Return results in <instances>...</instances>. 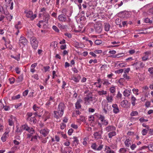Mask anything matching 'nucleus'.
<instances>
[{
	"label": "nucleus",
	"mask_w": 153,
	"mask_h": 153,
	"mask_svg": "<svg viewBox=\"0 0 153 153\" xmlns=\"http://www.w3.org/2000/svg\"><path fill=\"white\" fill-rule=\"evenodd\" d=\"M43 14L44 16L43 18L45 20V22L48 23L50 16L49 14L45 12L43 13Z\"/></svg>",
	"instance_id": "nucleus-22"
},
{
	"label": "nucleus",
	"mask_w": 153,
	"mask_h": 153,
	"mask_svg": "<svg viewBox=\"0 0 153 153\" xmlns=\"http://www.w3.org/2000/svg\"><path fill=\"white\" fill-rule=\"evenodd\" d=\"M115 95V94H114L112 95L109 96L108 95L106 97V99L108 102H111L113 99V98L114 96Z\"/></svg>",
	"instance_id": "nucleus-25"
},
{
	"label": "nucleus",
	"mask_w": 153,
	"mask_h": 153,
	"mask_svg": "<svg viewBox=\"0 0 153 153\" xmlns=\"http://www.w3.org/2000/svg\"><path fill=\"white\" fill-rule=\"evenodd\" d=\"M65 107L64 103H60L58 106L57 111H54V117L57 119L59 118V117H61L63 114Z\"/></svg>",
	"instance_id": "nucleus-1"
},
{
	"label": "nucleus",
	"mask_w": 153,
	"mask_h": 153,
	"mask_svg": "<svg viewBox=\"0 0 153 153\" xmlns=\"http://www.w3.org/2000/svg\"><path fill=\"white\" fill-rule=\"evenodd\" d=\"M102 42V41L99 39L97 40L95 42V43L97 45H98L101 44Z\"/></svg>",
	"instance_id": "nucleus-55"
},
{
	"label": "nucleus",
	"mask_w": 153,
	"mask_h": 153,
	"mask_svg": "<svg viewBox=\"0 0 153 153\" xmlns=\"http://www.w3.org/2000/svg\"><path fill=\"white\" fill-rule=\"evenodd\" d=\"M23 131V130L21 126V127L20 128H18L16 130V131L19 133L21 134V132Z\"/></svg>",
	"instance_id": "nucleus-58"
},
{
	"label": "nucleus",
	"mask_w": 153,
	"mask_h": 153,
	"mask_svg": "<svg viewBox=\"0 0 153 153\" xmlns=\"http://www.w3.org/2000/svg\"><path fill=\"white\" fill-rule=\"evenodd\" d=\"M81 101L82 100L81 99H78L77 100V102L75 103L76 109H79L81 108V105L80 104Z\"/></svg>",
	"instance_id": "nucleus-19"
},
{
	"label": "nucleus",
	"mask_w": 153,
	"mask_h": 153,
	"mask_svg": "<svg viewBox=\"0 0 153 153\" xmlns=\"http://www.w3.org/2000/svg\"><path fill=\"white\" fill-rule=\"evenodd\" d=\"M99 119L101 121L102 124L105 126L108 125V120H106L105 119V117L104 116L101 115H100Z\"/></svg>",
	"instance_id": "nucleus-8"
},
{
	"label": "nucleus",
	"mask_w": 153,
	"mask_h": 153,
	"mask_svg": "<svg viewBox=\"0 0 153 153\" xmlns=\"http://www.w3.org/2000/svg\"><path fill=\"white\" fill-rule=\"evenodd\" d=\"M8 3L7 4L8 6H10V10L13 9V2L12 0H9L7 2Z\"/></svg>",
	"instance_id": "nucleus-29"
},
{
	"label": "nucleus",
	"mask_w": 153,
	"mask_h": 153,
	"mask_svg": "<svg viewBox=\"0 0 153 153\" xmlns=\"http://www.w3.org/2000/svg\"><path fill=\"white\" fill-rule=\"evenodd\" d=\"M148 71L151 74H153V67H151L148 69Z\"/></svg>",
	"instance_id": "nucleus-63"
},
{
	"label": "nucleus",
	"mask_w": 153,
	"mask_h": 153,
	"mask_svg": "<svg viewBox=\"0 0 153 153\" xmlns=\"http://www.w3.org/2000/svg\"><path fill=\"white\" fill-rule=\"evenodd\" d=\"M128 102L126 100H123L121 102V105L123 108H127L128 107Z\"/></svg>",
	"instance_id": "nucleus-18"
},
{
	"label": "nucleus",
	"mask_w": 153,
	"mask_h": 153,
	"mask_svg": "<svg viewBox=\"0 0 153 153\" xmlns=\"http://www.w3.org/2000/svg\"><path fill=\"white\" fill-rule=\"evenodd\" d=\"M11 57L15 59L17 61H19L20 59V54H19L17 56H14L13 55L11 56Z\"/></svg>",
	"instance_id": "nucleus-54"
},
{
	"label": "nucleus",
	"mask_w": 153,
	"mask_h": 153,
	"mask_svg": "<svg viewBox=\"0 0 153 153\" xmlns=\"http://www.w3.org/2000/svg\"><path fill=\"white\" fill-rule=\"evenodd\" d=\"M58 19L60 22H62L68 23L70 22L71 20L68 15L64 13L59 15L58 17Z\"/></svg>",
	"instance_id": "nucleus-2"
},
{
	"label": "nucleus",
	"mask_w": 153,
	"mask_h": 153,
	"mask_svg": "<svg viewBox=\"0 0 153 153\" xmlns=\"http://www.w3.org/2000/svg\"><path fill=\"white\" fill-rule=\"evenodd\" d=\"M27 40L26 39L22 36H21L19 40V43L23 45H25L27 44Z\"/></svg>",
	"instance_id": "nucleus-10"
},
{
	"label": "nucleus",
	"mask_w": 153,
	"mask_h": 153,
	"mask_svg": "<svg viewBox=\"0 0 153 153\" xmlns=\"http://www.w3.org/2000/svg\"><path fill=\"white\" fill-rule=\"evenodd\" d=\"M139 120L140 122L142 123L144 122H147L148 121V120L147 119H144L143 117H141L140 119Z\"/></svg>",
	"instance_id": "nucleus-59"
},
{
	"label": "nucleus",
	"mask_w": 153,
	"mask_h": 153,
	"mask_svg": "<svg viewBox=\"0 0 153 153\" xmlns=\"http://www.w3.org/2000/svg\"><path fill=\"white\" fill-rule=\"evenodd\" d=\"M102 131H101L99 132H94V138L96 139H100L101 138V134L102 133Z\"/></svg>",
	"instance_id": "nucleus-14"
},
{
	"label": "nucleus",
	"mask_w": 153,
	"mask_h": 153,
	"mask_svg": "<svg viewBox=\"0 0 153 153\" xmlns=\"http://www.w3.org/2000/svg\"><path fill=\"white\" fill-rule=\"evenodd\" d=\"M138 114V112L137 111H132L130 114V115L131 116H134L137 115Z\"/></svg>",
	"instance_id": "nucleus-50"
},
{
	"label": "nucleus",
	"mask_w": 153,
	"mask_h": 153,
	"mask_svg": "<svg viewBox=\"0 0 153 153\" xmlns=\"http://www.w3.org/2000/svg\"><path fill=\"white\" fill-rule=\"evenodd\" d=\"M106 151L107 153H115L114 151L111 149L110 147L108 146H106L105 148Z\"/></svg>",
	"instance_id": "nucleus-30"
},
{
	"label": "nucleus",
	"mask_w": 153,
	"mask_h": 153,
	"mask_svg": "<svg viewBox=\"0 0 153 153\" xmlns=\"http://www.w3.org/2000/svg\"><path fill=\"white\" fill-rule=\"evenodd\" d=\"M116 132L115 131H112L108 134V137L109 138H111L113 136L116 135Z\"/></svg>",
	"instance_id": "nucleus-32"
},
{
	"label": "nucleus",
	"mask_w": 153,
	"mask_h": 153,
	"mask_svg": "<svg viewBox=\"0 0 153 153\" xmlns=\"http://www.w3.org/2000/svg\"><path fill=\"white\" fill-rule=\"evenodd\" d=\"M74 140L73 141V143H75V146H76V145L78 144L79 140L77 139V137H74Z\"/></svg>",
	"instance_id": "nucleus-52"
},
{
	"label": "nucleus",
	"mask_w": 153,
	"mask_h": 153,
	"mask_svg": "<svg viewBox=\"0 0 153 153\" xmlns=\"http://www.w3.org/2000/svg\"><path fill=\"white\" fill-rule=\"evenodd\" d=\"M57 26L60 29H64L65 27V25H62L60 23H58Z\"/></svg>",
	"instance_id": "nucleus-38"
},
{
	"label": "nucleus",
	"mask_w": 153,
	"mask_h": 153,
	"mask_svg": "<svg viewBox=\"0 0 153 153\" xmlns=\"http://www.w3.org/2000/svg\"><path fill=\"white\" fill-rule=\"evenodd\" d=\"M121 19H117L116 20L115 23L117 25H119V27H122V25L121 24L120 22Z\"/></svg>",
	"instance_id": "nucleus-36"
},
{
	"label": "nucleus",
	"mask_w": 153,
	"mask_h": 153,
	"mask_svg": "<svg viewBox=\"0 0 153 153\" xmlns=\"http://www.w3.org/2000/svg\"><path fill=\"white\" fill-rule=\"evenodd\" d=\"M144 22L146 23H152V20H150L148 18H146L144 19Z\"/></svg>",
	"instance_id": "nucleus-53"
},
{
	"label": "nucleus",
	"mask_w": 153,
	"mask_h": 153,
	"mask_svg": "<svg viewBox=\"0 0 153 153\" xmlns=\"http://www.w3.org/2000/svg\"><path fill=\"white\" fill-rule=\"evenodd\" d=\"M93 98L92 93L89 92L84 98V100L85 102V103L86 104H88L91 102H92L93 101Z\"/></svg>",
	"instance_id": "nucleus-6"
},
{
	"label": "nucleus",
	"mask_w": 153,
	"mask_h": 153,
	"mask_svg": "<svg viewBox=\"0 0 153 153\" xmlns=\"http://www.w3.org/2000/svg\"><path fill=\"white\" fill-rule=\"evenodd\" d=\"M16 121V118L11 115L10 116V119L8 120V124L10 126H12L14 125V122Z\"/></svg>",
	"instance_id": "nucleus-12"
},
{
	"label": "nucleus",
	"mask_w": 153,
	"mask_h": 153,
	"mask_svg": "<svg viewBox=\"0 0 153 153\" xmlns=\"http://www.w3.org/2000/svg\"><path fill=\"white\" fill-rule=\"evenodd\" d=\"M30 42L32 47L34 50H36L38 46V42L36 39L34 37H32L30 39Z\"/></svg>",
	"instance_id": "nucleus-5"
},
{
	"label": "nucleus",
	"mask_w": 153,
	"mask_h": 153,
	"mask_svg": "<svg viewBox=\"0 0 153 153\" xmlns=\"http://www.w3.org/2000/svg\"><path fill=\"white\" fill-rule=\"evenodd\" d=\"M30 133V134L32 135L35 133V131L32 128H30V130L28 131Z\"/></svg>",
	"instance_id": "nucleus-40"
},
{
	"label": "nucleus",
	"mask_w": 153,
	"mask_h": 153,
	"mask_svg": "<svg viewBox=\"0 0 153 153\" xmlns=\"http://www.w3.org/2000/svg\"><path fill=\"white\" fill-rule=\"evenodd\" d=\"M145 65L141 61L137 62L133 64V65L135 66L136 67V70L138 69L140 67L141 68H143Z\"/></svg>",
	"instance_id": "nucleus-9"
},
{
	"label": "nucleus",
	"mask_w": 153,
	"mask_h": 153,
	"mask_svg": "<svg viewBox=\"0 0 153 153\" xmlns=\"http://www.w3.org/2000/svg\"><path fill=\"white\" fill-rule=\"evenodd\" d=\"M110 91L111 93L113 94H114V93L115 92V88L114 87H112L110 88Z\"/></svg>",
	"instance_id": "nucleus-47"
},
{
	"label": "nucleus",
	"mask_w": 153,
	"mask_h": 153,
	"mask_svg": "<svg viewBox=\"0 0 153 153\" xmlns=\"http://www.w3.org/2000/svg\"><path fill=\"white\" fill-rule=\"evenodd\" d=\"M15 80V79L13 77H12L9 79V80L10 82V84H13L14 83Z\"/></svg>",
	"instance_id": "nucleus-48"
},
{
	"label": "nucleus",
	"mask_w": 153,
	"mask_h": 153,
	"mask_svg": "<svg viewBox=\"0 0 153 153\" xmlns=\"http://www.w3.org/2000/svg\"><path fill=\"white\" fill-rule=\"evenodd\" d=\"M120 153H125L127 152V150L125 148H121L119 151Z\"/></svg>",
	"instance_id": "nucleus-43"
},
{
	"label": "nucleus",
	"mask_w": 153,
	"mask_h": 153,
	"mask_svg": "<svg viewBox=\"0 0 153 153\" xmlns=\"http://www.w3.org/2000/svg\"><path fill=\"white\" fill-rule=\"evenodd\" d=\"M124 55V54L123 53H119L118 54L115 55L113 56H111V57L114 58L117 57L118 58H120L121 57H122Z\"/></svg>",
	"instance_id": "nucleus-35"
},
{
	"label": "nucleus",
	"mask_w": 153,
	"mask_h": 153,
	"mask_svg": "<svg viewBox=\"0 0 153 153\" xmlns=\"http://www.w3.org/2000/svg\"><path fill=\"white\" fill-rule=\"evenodd\" d=\"M97 146V145H96V143H94L92 144L91 147L94 150H96Z\"/></svg>",
	"instance_id": "nucleus-45"
},
{
	"label": "nucleus",
	"mask_w": 153,
	"mask_h": 153,
	"mask_svg": "<svg viewBox=\"0 0 153 153\" xmlns=\"http://www.w3.org/2000/svg\"><path fill=\"white\" fill-rule=\"evenodd\" d=\"M132 91L133 92V93L136 95H137L139 94V93H138L139 91V90H138V89H136L135 88H134L132 90Z\"/></svg>",
	"instance_id": "nucleus-44"
},
{
	"label": "nucleus",
	"mask_w": 153,
	"mask_h": 153,
	"mask_svg": "<svg viewBox=\"0 0 153 153\" xmlns=\"http://www.w3.org/2000/svg\"><path fill=\"white\" fill-rule=\"evenodd\" d=\"M4 14L6 15V18H7V19L9 21H10L12 19V16L10 14H8L7 12H6L5 13V12H4Z\"/></svg>",
	"instance_id": "nucleus-28"
},
{
	"label": "nucleus",
	"mask_w": 153,
	"mask_h": 153,
	"mask_svg": "<svg viewBox=\"0 0 153 153\" xmlns=\"http://www.w3.org/2000/svg\"><path fill=\"white\" fill-rule=\"evenodd\" d=\"M105 130L108 132L111 131H114L116 130V128L113 126L112 125H109L108 126L105 128Z\"/></svg>",
	"instance_id": "nucleus-16"
},
{
	"label": "nucleus",
	"mask_w": 153,
	"mask_h": 153,
	"mask_svg": "<svg viewBox=\"0 0 153 153\" xmlns=\"http://www.w3.org/2000/svg\"><path fill=\"white\" fill-rule=\"evenodd\" d=\"M94 28L96 33H100L102 30V25L100 22H97L94 25Z\"/></svg>",
	"instance_id": "nucleus-4"
},
{
	"label": "nucleus",
	"mask_w": 153,
	"mask_h": 153,
	"mask_svg": "<svg viewBox=\"0 0 153 153\" xmlns=\"http://www.w3.org/2000/svg\"><path fill=\"white\" fill-rule=\"evenodd\" d=\"M42 112H44V114L42 116V117L45 118V121H46L47 119H48L50 118V113L48 111H47L45 110H43Z\"/></svg>",
	"instance_id": "nucleus-15"
},
{
	"label": "nucleus",
	"mask_w": 153,
	"mask_h": 153,
	"mask_svg": "<svg viewBox=\"0 0 153 153\" xmlns=\"http://www.w3.org/2000/svg\"><path fill=\"white\" fill-rule=\"evenodd\" d=\"M8 132H5L3 134L2 136L1 137V140L4 142L6 141V139L8 137Z\"/></svg>",
	"instance_id": "nucleus-21"
},
{
	"label": "nucleus",
	"mask_w": 153,
	"mask_h": 153,
	"mask_svg": "<svg viewBox=\"0 0 153 153\" xmlns=\"http://www.w3.org/2000/svg\"><path fill=\"white\" fill-rule=\"evenodd\" d=\"M136 100L135 97H134L133 95H132L131 98V104L133 106H134L135 104V101Z\"/></svg>",
	"instance_id": "nucleus-33"
},
{
	"label": "nucleus",
	"mask_w": 153,
	"mask_h": 153,
	"mask_svg": "<svg viewBox=\"0 0 153 153\" xmlns=\"http://www.w3.org/2000/svg\"><path fill=\"white\" fill-rule=\"evenodd\" d=\"M49 130L47 128H45L41 129L40 131V133L44 137H46L49 132Z\"/></svg>",
	"instance_id": "nucleus-11"
},
{
	"label": "nucleus",
	"mask_w": 153,
	"mask_h": 153,
	"mask_svg": "<svg viewBox=\"0 0 153 153\" xmlns=\"http://www.w3.org/2000/svg\"><path fill=\"white\" fill-rule=\"evenodd\" d=\"M149 134L150 135H152L153 134V129L149 128L148 129Z\"/></svg>",
	"instance_id": "nucleus-62"
},
{
	"label": "nucleus",
	"mask_w": 153,
	"mask_h": 153,
	"mask_svg": "<svg viewBox=\"0 0 153 153\" xmlns=\"http://www.w3.org/2000/svg\"><path fill=\"white\" fill-rule=\"evenodd\" d=\"M149 14H153V7L150 8L148 11Z\"/></svg>",
	"instance_id": "nucleus-64"
},
{
	"label": "nucleus",
	"mask_w": 153,
	"mask_h": 153,
	"mask_svg": "<svg viewBox=\"0 0 153 153\" xmlns=\"http://www.w3.org/2000/svg\"><path fill=\"white\" fill-rule=\"evenodd\" d=\"M98 93L100 95H102L103 94H107V91H105L103 90L102 91H98Z\"/></svg>",
	"instance_id": "nucleus-39"
},
{
	"label": "nucleus",
	"mask_w": 153,
	"mask_h": 153,
	"mask_svg": "<svg viewBox=\"0 0 153 153\" xmlns=\"http://www.w3.org/2000/svg\"><path fill=\"white\" fill-rule=\"evenodd\" d=\"M66 127V125L63 123H62L60 124V128L61 129H63L65 128Z\"/></svg>",
	"instance_id": "nucleus-61"
},
{
	"label": "nucleus",
	"mask_w": 153,
	"mask_h": 153,
	"mask_svg": "<svg viewBox=\"0 0 153 153\" xmlns=\"http://www.w3.org/2000/svg\"><path fill=\"white\" fill-rule=\"evenodd\" d=\"M131 90L130 89H126L124 91L123 94L124 96L128 97L130 95Z\"/></svg>",
	"instance_id": "nucleus-20"
},
{
	"label": "nucleus",
	"mask_w": 153,
	"mask_h": 153,
	"mask_svg": "<svg viewBox=\"0 0 153 153\" xmlns=\"http://www.w3.org/2000/svg\"><path fill=\"white\" fill-rule=\"evenodd\" d=\"M52 28L55 31L57 32H59V31L57 27L55 25L53 26Z\"/></svg>",
	"instance_id": "nucleus-56"
},
{
	"label": "nucleus",
	"mask_w": 153,
	"mask_h": 153,
	"mask_svg": "<svg viewBox=\"0 0 153 153\" xmlns=\"http://www.w3.org/2000/svg\"><path fill=\"white\" fill-rule=\"evenodd\" d=\"M103 85L106 86H108L109 85H110L111 83L109 82L108 80V79H105L104 80L103 82Z\"/></svg>",
	"instance_id": "nucleus-41"
},
{
	"label": "nucleus",
	"mask_w": 153,
	"mask_h": 153,
	"mask_svg": "<svg viewBox=\"0 0 153 153\" xmlns=\"http://www.w3.org/2000/svg\"><path fill=\"white\" fill-rule=\"evenodd\" d=\"M71 80H73L74 82H78L79 81V80L76 77H72Z\"/></svg>",
	"instance_id": "nucleus-60"
},
{
	"label": "nucleus",
	"mask_w": 153,
	"mask_h": 153,
	"mask_svg": "<svg viewBox=\"0 0 153 153\" xmlns=\"http://www.w3.org/2000/svg\"><path fill=\"white\" fill-rule=\"evenodd\" d=\"M131 140L129 139H126L125 141V144L126 146L128 147L131 144Z\"/></svg>",
	"instance_id": "nucleus-31"
},
{
	"label": "nucleus",
	"mask_w": 153,
	"mask_h": 153,
	"mask_svg": "<svg viewBox=\"0 0 153 153\" xmlns=\"http://www.w3.org/2000/svg\"><path fill=\"white\" fill-rule=\"evenodd\" d=\"M22 129L23 130H25L28 131L30 130V127H29L27 124H25L21 126Z\"/></svg>",
	"instance_id": "nucleus-26"
},
{
	"label": "nucleus",
	"mask_w": 153,
	"mask_h": 153,
	"mask_svg": "<svg viewBox=\"0 0 153 153\" xmlns=\"http://www.w3.org/2000/svg\"><path fill=\"white\" fill-rule=\"evenodd\" d=\"M148 131V129H143L142 131V134L143 135H146Z\"/></svg>",
	"instance_id": "nucleus-49"
},
{
	"label": "nucleus",
	"mask_w": 153,
	"mask_h": 153,
	"mask_svg": "<svg viewBox=\"0 0 153 153\" xmlns=\"http://www.w3.org/2000/svg\"><path fill=\"white\" fill-rule=\"evenodd\" d=\"M148 148L149 151L151 152H153V144H149L148 145Z\"/></svg>",
	"instance_id": "nucleus-46"
},
{
	"label": "nucleus",
	"mask_w": 153,
	"mask_h": 153,
	"mask_svg": "<svg viewBox=\"0 0 153 153\" xmlns=\"http://www.w3.org/2000/svg\"><path fill=\"white\" fill-rule=\"evenodd\" d=\"M38 136L36 135H34L32 136L31 138V141H36L37 140Z\"/></svg>",
	"instance_id": "nucleus-42"
},
{
	"label": "nucleus",
	"mask_w": 153,
	"mask_h": 153,
	"mask_svg": "<svg viewBox=\"0 0 153 153\" xmlns=\"http://www.w3.org/2000/svg\"><path fill=\"white\" fill-rule=\"evenodd\" d=\"M102 108L104 112L106 114L108 112L111 108V106L108 104V102L106 100H103L102 103Z\"/></svg>",
	"instance_id": "nucleus-3"
},
{
	"label": "nucleus",
	"mask_w": 153,
	"mask_h": 153,
	"mask_svg": "<svg viewBox=\"0 0 153 153\" xmlns=\"http://www.w3.org/2000/svg\"><path fill=\"white\" fill-rule=\"evenodd\" d=\"M4 108V110L6 111H7L8 110L9 107L8 106H5L4 105L2 104V102H0V109L1 108Z\"/></svg>",
	"instance_id": "nucleus-27"
},
{
	"label": "nucleus",
	"mask_w": 153,
	"mask_h": 153,
	"mask_svg": "<svg viewBox=\"0 0 153 153\" xmlns=\"http://www.w3.org/2000/svg\"><path fill=\"white\" fill-rule=\"evenodd\" d=\"M110 25L109 23H106L105 24V30L106 31H108L110 29Z\"/></svg>",
	"instance_id": "nucleus-34"
},
{
	"label": "nucleus",
	"mask_w": 153,
	"mask_h": 153,
	"mask_svg": "<svg viewBox=\"0 0 153 153\" xmlns=\"http://www.w3.org/2000/svg\"><path fill=\"white\" fill-rule=\"evenodd\" d=\"M26 13V16L27 17L30 18L32 20H33L36 17V14L33 15V13L32 11L29 10L27 11H25Z\"/></svg>",
	"instance_id": "nucleus-7"
},
{
	"label": "nucleus",
	"mask_w": 153,
	"mask_h": 153,
	"mask_svg": "<svg viewBox=\"0 0 153 153\" xmlns=\"http://www.w3.org/2000/svg\"><path fill=\"white\" fill-rule=\"evenodd\" d=\"M23 79V74H21L20 76H19L18 78L17 82H20L22 81Z\"/></svg>",
	"instance_id": "nucleus-37"
},
{
	"label": "nucleus",
	"mask_w": 153,
	"mask_h": 153,
	"mask_svg": "<svg viewBox=\"0 0 153 153\" xmlns=\"http://www.w3.org/2000/svg\"><path fill=\"white\" fill-rule=\"evenodd\" d=\"M27 121H29L31 122H33V123L34 124L36 123L37 121L35 117H30V118H27Z\"/></svg>",
	"instance_id": "nucleus-23"
},
{
	"label": "nucleus",
	"mask_w": 153,
	"mask_h": 153,
	"mask_svg": "<svg viewBox=\"0 0 153 153\" xmlns=\"http://www.w3.org/2000/svg\"><path fill=\"white\" fill-rule=\"evenodd\" d=\"M71 149V147H66L64 149L61 148V151L62 153H73Z\"/></svg>",
	"instance_id": "nucleus-13"
},
{
	"label": "nucleus",
	"mask_w": 153,
	"mask_h": 153,
	"mask_svg": "<svg viewBox=\"0 0 153 153\" xmlns=\"http://www.w3.org/2000/svg\"><path fill=\"white\" fill-rule=\"evenodd\" d=\"M33 108L34 111H36L39 108V107L37 106L36 105L34 104L33 106Z\"/></svg>",
	"instance_id": "nucleus-51"
},
{
	"label": "nucleus",
	"mask_w": 153,
	"mask_h": 153,
	"mask_svg": "<svg viewBox=\"0 0 153 153\" xmlns=\"http://www.w3.org/2000/svg\"><path fill=\"white\" fill-rule=\"evenodd\" d=\"M112 107L113 108V111L114 113L117 114L119 112L120 110L117 104H113Z\"/></svg>",
	"instance_id": "nucleus-17"
},
{
	"label": "nucleus",
	"mask_w": 153,
	"mask_h": 153,
	"mask_svg": "<svg viewBox=\"0 0 153 153\" xmlns=\"http://www.w3.org/2000/svg\"><path fill=\"white\" fill-rule=\"evenodd\" d=\"M123 70L122 69H121L119 70H117L115 71V72L116 73L120 74L122 73L123 72Z\"/></svg>",
	"instance_id": "nucleus-57"
},
{
	"label": "nucleus",
	"mask_w": 153,
	"mask_h": 153,
	"mask_svg": "<svg viewBox=\"0 0 153 153\" xmlns=\"http://www.w3.org/2000/svg\"><path fill=\"white\" fill-rule=\"evenodd\" d=\"M37 65V63H34L32 64L31 66V68L30 69V72L32 73H34L35 71L36 70L34 69L35 68Z\"/></svg>",
	"instance_id": "nucleus-24"
}]
</instances>
